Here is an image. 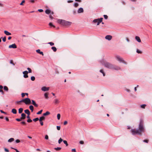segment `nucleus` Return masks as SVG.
Segmentation results:
<instances>
[{
	"mask_svg": "<svg viewBox=\"0 0 152 152\" xmlns=\"http://www.w3.org/2000/svg\"><path fill=\"white\" fill-rule=\"evenodd\" d=\"M23 99H22V100H21L20 101H17L16 102V103H17V104H18L20 102H23Z\"/></svg>",
	"mask_w": 152,
	"mask_h": 152,
	"instance_id": "nucleus-43",
	"label": "nucleus"
},
{
	"mask_svg": "<svg viewBox=\"0 0 152 152\" xmlns=\"http://www.w3.org/2000/svg\"><path fill=\"white\" fill-rule=\"evenodd\" d=\"M112 36L110 35H107L105 37V39L109 41L110 40L112 39Z\"/></svg>",
	"mask_w": 152,
	"mask_h": 152,
	"instance_id": "nucleus-9",
	"label": "nucleus"
},
{
	"mask_svg": "<svg viewBox=\"0 0 152 152\" xmlns=\"http://www.w3.org/2000/svg\"><path fill=\"white\" fill-rule=\"evenodd\" d=\"M54 149L57 151H59L61 149V147H57L56 148H55Z\"/></svg>",
	"mask_w": 152,
	"mask_h": 152,
	"instance_id": "nucleus-40",
	"label": "nucleus"
},
{
	"mask_svg": "<svg viewBox=\"0 0 152 152\" xmlns=\"http://www.w3.org/2000/svg\"><path fill=\"white\" fill-rule=\"evenodd\" d=\"M9 48H17V46L14 43L12 44V45H10L9 46Z\"/></svg>",
	"mask_w": 152,
	"mask_h": 152,
	"instance_id": "nucleus-10",
	"label": "nucleus"
},
{
	"mask_svg": "<svg viewBox=\"0 0 152 152\" xmlns=\"http://www.w3.org/2000/svg\"><path fill=\"white\" fill-rule=\"evenodd\" d=\"M12 112L14 114H15L17 113L16 110L15 109H12Z\"/></svg>",
	"mask_w": 152,
	"mask_h": 152,
	"instance_id": "nucleus-22",
	"label": "nucleus"
},
{
	"mask_svg": "<svg viewBox=\"0 0 152 152\" xmlns=\"http://www.w3.org/2000/svg\"><path fill=\"white\" fill-rule=\"evenodd\" d=\"M79 143L80 144H83L84 143V142L83 141H80Z\"/></svg>",
	"mask_w": 152,
	"mask_h": 152,
	"instance_id": "nucleus-61",
	"label": "nucleus"
},
{
	"mask_svg": "<svg viewBox=\"0 0 152 152\" xmlns=\"http://www.w3.org/2000/svg\"><path fill=\"white\" fill-rule=\"evenodd\" d=\"M14 139L13 138H10V139H9L8 141L9 142H11L14 141Z\"/></svg>",
	"mask_w": 152,
	"mask_h": 152,
	"instance_id": "nucleus-26",
	"label": "nucleus"
},
{
	"mask_svg": "<svg viewBox=\"0 0 152 152\" xmlns=\"http://www.w3.org/2000/svg\"><path fill=\"white\" fill-rule=\"evenodd\" d=\"M21 118L20 119V118H17L16 119V120L18 121H21Z\"/></svg>",
	"mask_w": 152,
	"mask_h": 152,
	"instance_id": "nucleus-63",
	"label": "nucleus"
},
{
	"mask_svg": "<svg viewBox=\"0 0 152 152\" xmlns=\"http://www.w3.org/2000/svg\"><path fill=\"white\" fill-rule=\"evenodd\" d=\"M48 44H50L51 46H53L54 45L53 43L51 42H49Z\"/></svg>",
	"mask_w": 152,
	"mask_h": 152,
	"instance_id": "nucleus-42",
	"label": "nucleus"
},
{
	"mask_svg": "<svg viewBox=\"0 0 152 152\" xmlns=\"http://www.w3.org/2000/svg\"><path fill=\"white\" fill-rule=\"evenodd\" d=\"M31 79L32 81H34L35 80V77L34 76H31Z\"/></svg>",
	"mask_w": 152,
	"mask_h": 152,
	"instance_id": "nucleus-39",
	"label": "nucleus"
},
{
	"mask_svg": "<svg viewBox=\"0 0 152 152\" xmlns=\"http://www.w3.org/2000/svg\"><path fill=\"white\" fill-rule=\"evenodd\" d=\"M42 110H40V111H39L37 113V114H38V115L42 113Z\"/></svg>",
	"mask_w": 152,
	"mask_h": 152,
	"instance_id": "nucleus-41",
	"label": "nucleus"
},
{
	"mask_svg": "<svg viewBox=\"0 0 152 152\" xmlns=\"http://www.w3.org/2000/svg\"><path fill=\"white\" fill-rule=\"evenodd\" d=\"M45 12L47 14H49L50 12V11L48 9H47L45 11Z\"/></svg>",
	"mask_w": 152,
	"mask_h": 152,
	"instance_id": "nucleus-28",
	"label": "nucleus"
},
{
	"mask_svg": "<svg viewBox=\"0 0 152 152\" xmlns=\"http://www.w3.org/2000/svg\"><path fill=\"white\" fill-rule=\"evenodd\" d=\"M112 69H115L116 70H119L121 69V68L120 67L118 66H114L113 65V67L112 68Z\"/></svg>",
	"mask_w": 152,
	"mask_h": 152,
	"instance_id": "nucleus-13",
	"label": "nucleus"
},
{
	"mask_svg": "<svg viewBox=\"0 0 152 152\" xmlns=\"http://www.w3.org/2000/svg\"><path fill=\"white\" fill-rule=\"evenodd\" d=\"M27 69L28 70V73H30L32 72V70L30 68H27Z\"/></svg>",
	"mask_w": 152,
	"mask_h": 152,
	"instance_id": "nucleus-35",
	"label": "nucleus"
},
{
	"mask_svg": "<svg viewBox=\"0 0 152 152\" xmlns=\"http://www.w3.org/2000/svg\"><path fill=\"white\" fill-rule=\"evenodd\" d=\"M100 72L102 73V74H103V76H105V73H104L103 70L102 69H101L100 70Z\"/></svg>",
	"mask_w": 152,
	"mask_h": 152,
	"instance_id": "nucleus-32",
	"label": "nucleus"
},
{
	"mask_svg": "<svg viewBox=\"0 0 152 152\" xmlns=\"http://www.w3.org/2000/svg\"><path fill=\"white\" fill-rule=\"evenodd\" d=\"M0 112H1V113H4L5 114H7V113H6V112H4V111H3V110H0Z\"/></svg>",
	"mask_w": 152,
	"mask_h": 152,
	"instance_id": "nucleus-56",
	"label": "nucleus"
},
{
	"mask_svg": "<svg viewBox=\"0 0 152 152\" xmlns=\"http://www.w3.org/2000/svg\"><path fill=\"white\" fill-rule=\"evenodd\" d=\"M103 19V18H100L95 19L93 20V22L94 23H96L97 22V25H99V24L102 21Z\"/></svg>",
	"mask_w": 152,
	"mask_h": 152,
	"instance_id": "nucleus-4",
	"label": "nucleus"
},
{
	"mask_svg": "<svg viewBox=\"0 0 152 152\" xmlns=\"http://www.w3.org/2000/svg\"><path fill=\"white\" fill-rule=\"evenodd\" d=\"M63 141V140L61 138H60L59 139L58 141V143L59 144H60L61 142Z\"/></svg>",
	"mask_w": 152,
	"mask_h": 152,
	"instance_id": "nucleus-34",
	"label": "nucleus"
},
{
	"mask_svg": "<svg viewBox=\"0 0 152 152\" xmlns=\"http://www.w3.org/2000/svg\"><path fill=\"white\" fill-rule=\"evenodd\" d=\"M60 117H61L60 114L59 113L57 115V117L58 119V120H59L60 118Z\"/></svg>",
	"mask_w": 152,
	"mask_h": 152,
	"instance_id": "nucleus-36",
	"label": "nucleus"
},
{
	"mask_svg": "<svg viewBox=\"0 0 152 152\" xmlns=\"http://www.w3.org/2000/svg\"><path fill=\"white\" fill-rule=\"evenodd\" d=\"M32 121V120L30 119H28L27 120V122L28 123L31 122Z\"/></svg>",
	"mask_w": 152,
	"mask_h": 152,
	"instance_id": "nucleus-48",
	"label": "nucleus"
},
{
	"mask_svg": "<svg viewBox=\"0 0 152 152\" xmlns=\"http://www.w3.org/2000/svg\"><path fill=\"white\" fill-rule=\"evenodd\" d=\"M40 122V124L41 126H43V123L42 121H39Z\"/></svg>",
	"mask_w": 152,
	"mask_h": 152,
	"instance_id": "nucleus-62",
	"label": "nucleus"
},
{
	"mask_svg": "<svg viewBox=\"0 0 152 152\" xmlns=\"http://www.w3.org/2000/svg\"><path fill=\"white\" fill-rule=\"evenodd\" d=\"M50 114V113L48 111H47L45 113L43 114L44 116L48 115Z\"/></svg>",
	"mask_w": 152,
	"mask_h": 152,
	"instance_id": "nucleus-23",
	"label": "nucleus"
},
{
	"mask_svg": "<svg viewBox=\"0 0 152 152\" xmlns=\"http://www.w3.org/2000/svg\"><path fill=\"white\" fill-rule=\"evenodd\" d=\"M137 52L138 53H142V52L138 49L137 50Z\"/></svg>",
	"mask_w": 152,
	"mask_h": 152,
	"instance_id": "nucleus-44",
	"label": "nucleus"
},
{
	"mask_svg": "<svg viewBox=\"0 0 152 152\" xmlns=\"http://www.w3.org/2000/svg\"><path fill=\"white\" fill-rule=\"evenodd\" d=\"M116 59L120 62H122L125 64H127V63L121 57L119 56H116Z\"/></svg>",
	"mask_w": 152,
	"mask_h": 152,
	"instance_id": "nucleus-3",
	"label": "nucleus"
},
{
	"mask_svg": "<svg viewBox=\"0 0 152 152\" xmlns=\"http://www.w3.org/2000/svg\"><path fill=\"white\" fill-rule=\"evenodd\" d=\"M78 4L77 3H75L74 4V5L75 7H77L78 6Z\"/></svg>",
	"mask_w": 152,
	"mask_h": 152,
	"instance_id": "nucleus-45",
	"label": "nucleus"
},
{
	"mask_svg": "<svg viewBox=\"0 0 152 152\" xmlns=\"http://www.w3.org/2000/svg\"><path fill=\"white\" fill-rule=\"evenodd\" d=\"M146 105L145 104H142L140 105V107L141 108L144 109L145 108V107L146 106Z\"/></svg>",
	"mask_w": 152,
	"mask_h": 152,
	"instance_id": "nucleus-29",
	"label": "nucleus"
},
{
	"mask_svg": "<svg viewBox=\"0 0 152 152\" xmlns=\"http://www.w3.org/2000/svg\"><path fill=\"white\" fill-rule=\"evenodd\" d=\"M135 39L138 42H141V39L139 37L137 36H136Z\"/></svg>",
	"mask_w": 152,
	"mask_h": 152,
	"instance_id": "nucleus-16",
	"label": "nucleus"
},
{
	"mask_svg": "<svg viewBox=\"0 0 152 152\" xmlns=\"http://www.w3.org/2000/svg\"><path fill=\"white\" fill-rule=\"evenodd\" d=\"M23 109L22 108H20L18 110V112L19 113H21L23 111Z\"/></svg>",
	"mask_w": 152,
	"mask_h": 152,
	"instance_id": "nucleus-25",
	"label": "nucleus"
},
{
	"mask_svg": "<svg viewBox=\"0 0 152 152\" xmlns=\"http://www.w3.org/2000/svg\"><path fill=\"white\" fill-rule=\"evenodd\" d=\"M25 0H23L21 2L20 4V5H23V3H25Z\"/></svg>",
	"mask_w": 152,
	"mask_h": 152,
	"instance_id": "nucleus-46",
	"label": "nucleus"
},
{
	"mask_svg": "<svg viewBox=\"0 0 152 152\" xmlns=\"http://www.w3.org/2000/svg\"><path fill=\"white\" fill-rule=\"evenodd\" d=\"M32 104L35 107H38V105L35 102L34 100H32Z\"/></svg>",
	"mask_w": 152,
	"mask_h": 152,
	"instance_id": "nucleus-18",
	"label": "nucleus"
},
{
	"mask_svg": "<svg viewBox=\"0 0 152 152\" xmlns=\"http://www.w3.org/2000/svg\"><path fill=\"white\" fill-rule=\"evenodd\" d=\"M24 112L26 113L27 114V115H30V112L28 109H26L25 110H24Z\"/></svg>",
	"mask_w": 152,
	"mask_h": 152,
	"instance_id": "nucleus-19",
	"label": "nucleus"
},
{
	"mask_svg": "<svg viewBox=\"0 0 152 152\" xmlns=\"http://www.w3.org/2000/svg\"><path fill=\"white\" fill-rule=\"evenodd\" d=\"M50 88L49 87H46L45 86L41 88V90L44 91H48L49 90Z\"/></svg>",
	"mask_w": 152,
	"mask_h": 152,
	"instance_id": "nucleus-8",
	"label": "nucleus"
},
{
	"mask_svg": "<svg viewBox=\"0 0 152 152\" xmlns=\"http://www.w3.org/2000/svg\"><path fill=\"white\" fill-rule=\"evenodd\" d=\"M104 18L106 19H107L108 18V16L107 15H104Z\"/></svg>",
	"mask_w": 152,
	"mask_h": 152,
	"instance_id": "nucleus-50",
	"label": "nucleus"
},
{
	"mask_svg": "<svg viewBox=\"0 0 152 152\" xmlns=\"http://www.w3.org/2000/svg\"><path fill=\"white\" fill-rule=\"evenodd\" d=\"M100 62L106 68L112 69L113 67V65L108 62L104 61L103 60L101 61Z\"/></svg>",
	"mask_w": 152,
	"mask_h": 152,
	"instance_id": "nucleus-2",
	"label": "nucleus"
},
{
	"mask_svg": "<svg viewBox=\"0 0 152 152\" xmlns=\"http://www.w3.org/2000/svg\"><path fill=\"white\" fill-rule=\"evenodd\" d=\"M67 124V122L66 121H65L64 123V125H66Z\"/></svg>",
	"mask_w": 152,
	"mask_h": 152,
	"instance_id": "nucleus-60",
	"label": "nucleus"
},
{
	"mask_svg": "<svg viewBox=\"0 0 152 152\" xmlns=\"http://www.w3.org/2000/svg\"><path fill=\"white\" fill-rule=\"evenodd\" d=\"M56 128L58 130H59L60 129L61 127L60 126H57Z\"/></svg>",
	"mask_w": 152,
	"mask_h": 152,
	"instance_id": "nucleus-51",
	"label": "nucleus"
},
{
	"mask_svg": "<svg viewBox=\"0 0 152 152\" xmlns=\"http://www.w3.org/2000/svg\"><path fill=\"white\" fill-rule=\"evenodd\" d=\"M26 95L28 96V94L27 93H22L21 94L22 97H23Z\"/></svg>",
	"mask_w": 152,
	"mask_h": 152,
	"instance_id": "nucleus-30",
	"label": "nucleus"
},
{
	"mask_svg": "<svg viewBox=\"0 0 152 152\" xmlns=\"http://www.w3.org/2000/svg\"><path fill=\"white\" fill-rule=\"evenodd\" d=\"M63 142L64 143V144H65L66 145V146H67L68 145V144L66 141L64 140H63Z\"/></svg>",
	"mask_w": 152,
	"mask_h": 152,
	"instance_id": "nucleus-37",
	"label": "nucleus"
},
{
	"mask_svg": "<svg viewBox=\"0 0 152 152\" xmlns=\"http://www.w3.org/2000/svg\"><path fill=\"white\" fill-rule=\"evenodd\" d=\"M45 119V117L44 116H42L39 119V121H42L43 120H44Z\"/></svg>",
	"mask_w": 152,
	"mask_h": 152,
	"instance_id": "nucleus-21",
	"label": "nucleus"
},
{
	"mask_svg": "<svg viewBox=\"0 0 152 152\" xmlns=\"http://www.w3.org/2000/svg\"><path fill=\"white\" fill-rule=\"evenodd\" d=\"M2 40L4 42H5L6 41V37H4L2 39Z\"/></svg>",
	"mask_w": 152,
	"mask_h": 152,
	"instance_id": "nucleus-47",
	"label": "nucleus"
},
{
	"mask_svg": "<svg viewBox=\"0 0 152 152\" xmlns=\"http://www.w3.org/2000/svg\"><path fill=\"white\" fill-rule=\"evenodd\" d=\"M45 139L48 140V136L47 135H46L45 136Z\"/></svg>",
	"mask_w": 152,
	"mask_h": 152,
	"instance_id": "nucleus-52",
	"label": "nucleus"
},
{
	"mask_svg": "<svg viewBox=\"0 0 152 152\" xmlns=\"http://www.w3.org/2000/svg\"><path fill=\"white\" fill-rule=\"evenodd\" d=\"M72 152H77L75 149H73L72 150Z\"/></svg>",
	"mask_w": 152,
	"mask_h": 152,
	"instance_id": "nucleus-55",
	"label": "nucleus"
},
{
	"mask_svg": "<svg viewBox=\"0 0 152 152\" xmlns=\"http://www.w3.org/2000/svg\"><path fill=\"white\" fill-rule=\"evenodd\" d=\"M73 2V1L72 0H68L67 1V2L68 3H72Z\"/></svg>",
	"mask_w": 152,
	"mask_h": 152,
	"instance_id": "nucleus-64",
	"label": "nucleus"
},
{
	"mask_svg": "<svg viewBox=\"0 0 152 152\" xmlns=\"http://www.w3.org/2000/svg\"><path fill=\"white\" fill-rule=\"evenodd\" d=\"M29 109L31 111V112H33L34 110V107L32 105H30L29 107Z\"/></svg>",
	"mask_w": 152,
	"mask_h": 152,
	"instance_id": "nucleus-27",
	"label": "nucleus"
},
{
	"mask_svg": "<svg viewBox=\"0 0 152 152\" xmlns=\"http://www.w3.org/2000/svg\"><path fill=\"white\" fill-rule=\"evenodd\" d=\"M84 10L83 8L82 7L80 8L77 10V13H80L83 12Z\"/></svg>",
	"mask_w": 152,
	"mask_h": 152,
	"instance_id": "nucleus-11",
	"label": "nucleus"
},
{
	"mask_svg": "<svg viewBox=\"0 0 152 152\" xmlns=\"http://www.w3.org/2000/svg\"><path fill=\"white\" fill-rule=\"evenodd\" d=\"M15 142L17 143H18L20 142V141L18 139H17L15 140Z\"/></svg>",
	"mask_w": 152,
	"mask_h": 152,
	"instance_id": "nucleus-54",
	"label": "nucleus"
},
{
	"mask_svg": "<svg viewBox=\"0 0 152 152\" xmlns=\"http://www.w3.org/2000/svg\"><path fill=\"white\" fill-rule=\"evenodd\" d=\"M11 148L12 149H13L15 150L16 151V152H20L16 149L12 147H11Z\"/></svg>",
	"mask_w": 152,
	"mask_h": 152,
	"instance_id": "nucleus-49",
	"label": "nucleus"
},
{
	"mask_svg": "<svg viewBox=\"0 0 152 152\" xmlns=\"http://www.w3.org/2000/svg\"><path fill=\"white\" fill-rule=\"evenodd\" d=\"M4 150L6 152H9V150L8 149L6 148H4Z\"/></svg>",
	"mask_w": 152,
	"mask_h": 152,
	"instance_id": "nucleus-57",
	"label": "nucleus"
},
{
	"mask_svg": "<svg viewBox=\"0 0 152 152\" xmlns=\"http://www.w3.org/2000/svg\"><path fill=\"white\" fill-rule=\"evenodd\" d=\"M71 24V23L65 20V23L64 26H67L70 25Z\"/></svg>",
	"mask_w": 152,
	"mask_h": 152,
	"instance_id": "nucleus-12",
	"label": "nucleus"
},
{
	"mask_svg": "<svg viewBox=\"0 0 152 152\" xmlns=\"http://www.w3.org/2000/svg\"><path fill=\"white\" fill-rule=\"evenodd\" d=\"M36 52L42 55V56L44 55L43 53L42 52L40 51V50L39 49H38L36 50Z\"/></svg>",
	"mask_w": 152,
	"mask_h": 152,
	"instance_id": "nucleus-17",
	"label": "nucleus"
},
{
	"mask_svg": "<svg viewBox=\"0 0 152 152\" xmlns=\"http://www.w3.org/2000/svg\"><path fill=\"white\" fill-rule=\"evenodd\" d=\"M38 11L39 12H43V10L42 9H39L38 10Z\"/></svg>",
	"mask_w": 152,
	"mask_h": 152,
	"instance_id": "nucleus-58",
	"label": "nucleus"
},
{
	"mask_svg": "<svg viewBox=\"0 0 152 152\" xmlns=\"http://www.w3.org/2000/svg\"><path fill=\"white\" fill-rule=\"evenodd\" d=\"M23 74H24L23 75V77L25 78H27L28 77V72L27 71H24L23 72Z\"/></svg>",
	"mask_w": 152,
	"mask_h": 152,
	"instance_id": "nucleus-7",
	"label": "nucleus"
},
{
	"mask_svg": "<svg viewBox=\"0 0 152 152\" xmlns=\"http://www.w3.org/2000/svg\"><path fill=\"white\" fill-rule=\"evenodd\" d=\"M51 49L53 50V51L54 52H55L57 50V49L56 47H52L51 48Z\"/></svg>",
	"mask_w": 152,
	"mask_h": 152,
	"instance_id": "nucleus-24",
	"label": "nucleus"
},
{
	"mask_svg": "<svg viewBox=\"0 0 152 152\" xmlns=\"http://www.w3.org/2000/svg\"><path fill=\"white\" fill-rule=\"evenodd\" d=\"M49 25L50 26H52L53 27H55V26L53 25L52 23H49Z\"/></svg>",
	"mask_w": 152,
	"mask_h": 152,
	"instance_id": "nucleus-53",
	"label": "nucleus"
},
{
	"mask_svg": "<svg viewBox=\"0 0 152 152\" xmlns=\"http://www.w3.org/2000/svg\"><path fill=\"white\" fill-rule=\"evenodd\" d=\"M26 115L24 113H23L21 115V117L20 118L21 119H24L26 118Z\"/></svg>",
	"mask_w": 152,
	"mask_h": 152,
	"instance_id": "nucleus-15",
	"label": "nucleus"
},
{
	"mask_svg": "<svg viewBox=\"0 0 152 152\" xmlns=\"http://www.w3.org/2000/svg\"><path fill=\"white\" fill-rule=\"evenodd\" d=\"M143 141L144 142L147 143L148 142V140H143Z\"/></svg>",
	"mask_w": 152,
	"mask_h": 152,
	"instance_id": "nucleus-59",
	"label": "nucleus"
},
{
	"mask_svg": "<svg viewBox=\"0 0 152 152\" xmlns=\"http://www.w3.org/2000/svg\"><path fill=\"white\" fill-rule=\"evenodd\" d=\"M4 90L6 91H8V87L6 86H4Z\"/></svg>",
	"mask_w": 152,
	"mask_h": 152,
	"instance_id": "nucleus-33",
	"label": "nucleus"
},
{
	"mask_svg": "<svg viewBox=\"0 0 152 152\" xmlns=\"http://www.w3.org/2000/svg\"><path fill=\"white\" fill-rule=\"evenodd\" d=\"M58 22L60 24L64 26L65 23V20L61 19H59L58 20Z\"/></svg>",
	"mask_w": 152,
	"mask_h": 152,
	"instance_id": "nucleus-6",
	"label": "nucleus"
},
{
	"mask_svg": "<svg viewBox=\"0 0 152 152\" xmlns=\"http://www.w3.org/2000/svg\"><path fill=\"white\" fill-rule=\"evenodd\" d=\"M39 120V119L38 118H36L34 119H33V121H34V122H36Z\"/></svg>",
	"mask_w": 152,
	"mask_h": 152,
	"instance_id": "nucleus-38",
	"label": "nucleus"
},
{
	"mask_svg": "<svg viewBox=\"0 0 152 152\" xmlns=\"http://www.w3.org/2000/svg\"><path fill=\"white\" fill-rule=\"evenodd\" d=\"M4 33L7 35H10L11 34V33L7 31H4Z\"/></svg>",
	"mask_w": 152,
	"mask_h": 152,
	"instance_id": "nucleus-20",
	"label": "nucleus"
},
{
	"mask_svg": "<svg viewBox=\"0 0 152 152\" xmlns=\"http://www.w3.org/2000/svg\"><path fill=\"white\" fill-rule=\"evenodd\" d=\"M48 94L47 93H46L45 94L44 96L46 99H48Z\"/></svg>",
	"mask_w": 152,
	"mask_h": 152,
	"instance_id": "nucleus-31",
	"label": "nucleus"
},
{
	"mask_svg": "<svg viewBox=\"0 0 152 152\" xmlns=\"http://www.w3.org/2000/svg\"><path fill=\"white\" fill-rule=\"evenodd\" d=\"M23 101L26 104H31V101L30 99L28 98H26L23 99Z\"/></svg>",
	"mask_w": 152,
	"mask_h": 152,
	"instance_id": "nucleus-5",
	"label": "nucleus"
},
{
	"mask_svg": "<svg viewBox=\"0 0 152 152\" xmlns=\"http://www.w3.org/2000/svg\"><path fill=\"white\" fill-rule=\"evenodd\" d=\"M131 132L133 135L138 134L141 135L142 133L144 132L145 129L142 122L141 121L140 122L138 127L137 129H132L131 130Z\"/></svg>",
	"mask_w": 152,
	"mask_h": 152,
	"instance_id": "nucleus-1",
	"label": "nucleus"
},
{
	"mask_svg": "<svg viewBox=\"0 0 152 152\" xmlns=\"http://www.w3.org/2000/svg\"><path fill=\"white\" fill-rule=\"evenodd\" d=\"M53 103L55 104H57L59 103V100L57 99H56L54 100Z\"/></svg>",
	"mask_w": 152,
	"mask_h": 152,
	"instance_id": "nucleus-14",
	"label": "nucleus"
}]
</instances>
